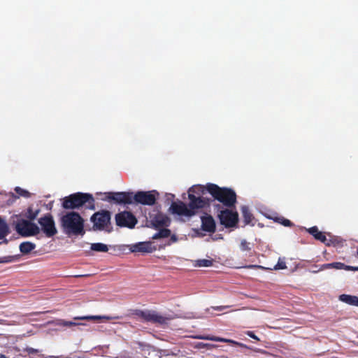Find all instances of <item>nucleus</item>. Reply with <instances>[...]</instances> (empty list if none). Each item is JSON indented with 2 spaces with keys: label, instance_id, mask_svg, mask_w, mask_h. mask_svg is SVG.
I'll return each instance as SVG.
<instances>
[{
  "label": "nucleus",
  "instance_id": "obj_1",
  "mask_svg": "<svg viewBox=\"0 0 358 358\" xmlns=\"http://www.w3.org/2000/svg\"><path fill=\"white\" fill-rule=\"evenodd\" d=\"M101 199L116 205L131 204L134 201L142 205L152 206L156 203L159 193L156 190L138 191L135 194L131 192H110L97 193Z\"/></svg>",
  "mask_w": 358,
  "mask_h": 358
},
{
  "label": "nucleus",
  "instance_id": "obj_2",
  "mask_svg": "<svg viewBox=\"0 0 358 358\" xmlns=\"http://www.w3.org/2000/svg\"><path fill=\"white\" fill-rule=\"evenodd\" d=\"M208 193L214 200L219 201L222 208H231L235 206L237 202V196L235 191L231 188L221 187L214 183H207Z\"/></svg>",
  "mask_w": 358,
  "mask_h": 358
},
{
  "label": "nucleus",
  "instance_id": "obj_3",
  "mask_svg": "<svg viewBox=\"0 0 358 358\" xmlns=\"http://www.w3.org/2000/svg\"><path fill=\"white\" fill-rule=\"evenodd\" d=\"M64 209H78L82 206L90 210H95V200L90 193L76 192L62 199Z\"/></svg>",
  "mask_w": 358,
  "mask_h": 358
},
{
  "label": "nucleus",
  "instance_id": "obj_4",
  "mask_svg": "<svg viewBox=\"0 0 358 358\" xmlns=\"http://www.w3.org/2000/svg\"><path fill=\"white\" fill-rule=\"evenodd\" d=\"M61 225L65 234L70 235H84V220L80 215L71 211L61 217Z\"/></svg>",
  "mask_w": 358,
  "mask_h": 358
},
{
  "label": "nucleus",
  "instance_id": "obj_5",
  "mask_svg": "<svg viewBox=\"0 0 358 358\" xmlns=\"http://www.w3.org/2000/svg\"><path fill=\"white\" fill-rule=\"evenodd\" d=\"M213 208L214 210L217 213V217L222 225L227 228L236 225L238 222V214L236 211H233L229 208L224 209L219 203L214 204Z\"/></svg>",
  "mask_w": 358,
  "mask_h": 358
},
{
  "label": "nucleus",
  "instance_id": "obj_6",
  "mask_svg": "<svg viewBox=\"0 0 358 358\" xmlns=\"http://www.w3.org/2000/svg\"><path fill=\"white\" fill-rule=\"evenodd\" d=\"M110 219L111 213L107 210L96 212L90 218L91 222L93 223V229L99 231L106 230L110 232V230L107 229V228L110 224Z\"/></svg>",
  "mask_w": 358,
  "mask_h": 358
},
{
  "label": "nucleus",
  "instance_id": "obj_7",
  "mask_svg": "<svg viewBox=\"0 0 358 358\" xmlns=\"http://www.w3.org/2000/svg\"><path fill=\"white\" fill-rule=\"evenodd\" d=\"M15 229L22 237L36 236L40 232V229L36 224L23 219L17 222Z\"/></svg>",
  "mask_w": 358,
  "mask_h": 358
},
{
  "label": "nucleus",
  "instance_id": "obj_8",
  "mask_svg": "<svg viewBox=\"0 0 358 358\" xmlns=\"http://www.w3.org/2000/svg\"><path fill=\"white\" fill-rule=\"evenodd\" d=\"M116 225L120 227L134 229L138 222L135 215L130 211L124 210L115 216Z\"/></svg>",
  "mask_w": 358,
  "mask_h": 358
},
{
  "label": "nucleus",
  "instance_id": "obj_9",
  "mask_svg": "<svg viewBox=\"0 0 358 358\" xmlns=\"http://www.w3.org/2000/svg\"><path fill=\"white\" fill-rule=\"evenodd\" d=\"M41 230L48 238H51L57 234V229L53 217L51 214L47 213L38 220Z\"/></svg>",
  "mask_w": 358,
  "mask_h": 358
},
{
  "label": "nucleus",
  "instance_id": "obj_10",
  "mask_svg": "<svg viewBox=\"0 0 358 358\" xmlns=\"http://www.w3.org/2000/svg\"><path fill=\"white\" fill-rule=\"evenodd\" d=\"M136 315L145 322L154 324H165L170 320L169 317H164L153 310H136Z\"/></svg>",
  "mask_w": 358,
  "mask_h": 358
},
{
  "label": "nucleus",
  "instance_id": "obj_11",
  "mask_svg": "<svg viewBox=\"0 0 358 358\" xmlns=\"http://www.w3.org/2000/svg\"><path fill=\"white\" fill-rule=\"evenodd\" d=\"M170 211L172 214L178 215L180 217H185L188 220L196 215V212H193L189 209L188 205H186L181 201L172 202L170 206Z\"/></svg>",
  "mask_w": 358,
  "mask_h": 358
},
{
  "label": "nucleus",
  "instance_id": "obj_12",
  "mask_svg": "<svg viewBox=\"0 0 358 358\" xmlns=\"http://www.w3.org/2000/svg\"><path fill=\"white\" fill-rule=\"evenodd\" d=\"M188 197L189 199L188 206L189 209L196 213V210L209 207L212 201V200L208 198L201 196H196L192 193H189Z\"/></svg>",
  "mask_w": 358,
  "mask_h": 358
},
{
  "label": "nucleus",
  "instance_id": "obj_13",
  "mask_svg": "<svg viewBox=\"0 0 358 358\" xmlns=\"http://www.w3.org/2000/svg\"><path fill=\"white\" fill-rule=\"evenodd\" d=\"M150 227L155 229H159L161 227H169L170 219L159 211H157L155 214H149Z\"/></svg>",
  "mask_w": 358,
  "mask_h": 358
},
{
  "label": "nucleus",
  "instance_id": "obj_14",
  "mask_svg": "<svg viewBox=\"0 0 358 358\" xmlns=\"http://www.w3.org/2000/svg\"><path fill=\"white\" fill-rule=\"evenodd\" d=\"M192 338L196 339H201V340H207V341H217V342H223V343H227L232 344L234 345L239 346L241 348H247L248 349L249 347L247 346L245 344H243L242 343L229 339V338H224L222 337L215 336H210V335H197L192 336Z\"/></svg>",
  "mask_w": 358,
  "mask_h": 358
},
{
  "label": "nucleus",
  "instance_id": "obj_15",
  "mask_svg": "<svg viewBox=\"0 0 358 358\" xmlns=\"http://www.w3.org/2000/svg\"><path fill=\"white\" fill-rule=\"evenodd\" d=\"M130 250L132 252H148L151 253L155 251L156 248L152 245L151 242H139L131 246Z\"/></svg>",
  "mask_w": 358,
  "mask_h": 358
},
{
  "label": "nucleus",
  "instance_id": "obj_16",
  "mask_svg": "<svg viewBox=\"0 0 358 358\" xmlns=\"http://www.w3.org/2000/svg\"><path fill=\"white\" fill-rule=\"evenodd\" d=\"M201 229L208 233H214L216 230V224L213 217L210 215H205L201 217Z\"/></svg>",
  "mask_w": 358,
  "mask_h": 358
},
{
  "label": "nucleus",
  "instance_id": "obj_17",
  "mask_svg": "<svg viewBox=\"0 0 358 358\" xmlns=\"http://www.w3.org/2000/svg\"><path fill=\"white\" fill-rule=\"evenodd\" d=\"M15 192L17 193V196L15 195L12 192H10L8 194V196H9V199L6 201L8 205L13 204L15 201V200L18 199L20 196L29 198L31 196V194L29 191L24 189L20 187H16L15 188Z\"/></svg>",
  "mask_w": 358,
  "mask_h": 358
},
{
  "label": "nucleus",
  "instance_id": "obj_18",
  "mask_svg": "<svg viewBox=\"0 0 358 358\" xmlns=\"http://www.w3.org/2000/svg\"><path fill=\"white\" fill-rule=\"evenodd\" d=\"M351 268L352 266H348L341 262H333L321 265L320 270L323 271L324 269L335 268L338 270L344 269L346 271H351Z\"/></svg>",
  "mask_w": 358,
  "mask_h": 358
},
{
  "label": "nucleus",
  "instance_id": "obj_19",
  "mask_svg": "<svg viewBox=\"0 0 358 358\" xmlns=\"http://www.w3.org/2000/svg\"><path fill=\"white\" fill-rule=\"evenodd\" d=\"M308 232L312 235L316 240L321 241L324 244L327 242V237L324 233L319 231L317 227L314 226L308 229Z\"/></svg>",
  "mask_w": 358,
  "mask_h": 358
},
{
  "label": "nucleus",
  "instance_id": "obj_20",
  "mask_svg": "<svg viewBox=\"0 0 358 358\" xmlns=\"http://www.w3.org/2000/svg\"><path fill=\"white\" fill-rule=\"evenodd\" d=\"M339 299L347 304L358 307V296H357L343 294L339 296Z\"/></svg>",
  "mask_w": 358,
  "mask_h": 358
},
{
  "label": "nucleus",
  "instance_id": "obj_21",
  "mask_svg": "<svg viewBox=\"0 0 358 358\" xmlns=\"http://www.w3.org/2000/svg\"><path fill=\"white\" fill-rule=\"evenodd\" d=\"M206 192H208L207 184L206 185H194L189 188V193L194 194V195L201 196Z\"/></svg>",
  "mask_w": 358,
  "mask_h": 358
},
{
  "label": "nucleus",
  "instance_id": "obj_22",
  "mask_svg": "<svg viewBox=\"0 0 358 358\" xmlns=\"http://www.w3.org/2000/svg\"><path fill=\"white\" fill-rule=\"evenodd\" d=\"M241 213L243 217V221L245 224H249L251 223L252 220L254 219L253 215L251 213L248 206H243L241 207Z\"/></svg>",
  "mask_w": 358,
  "mask_h": 358
},
{
  "label": "nucleus",
  "instance_id": "obj_23",
  "mask_svg": "<svg viewBox=\"0 0 358 358\" xmlns=\"http://www.w3.org/2000/svg\"><path fill=\"white\" fill-rule=\"evenodd\" d=\"M10 234L8 225L6 222L0 217V239L4 238Z\"/></svg>",
  "mask_w": 358,
  "mask_h": 358
},
{
  "label": "nucleus",
  "instance_id": "obj_24",
  "mask_svg": "<svg viewBox=\"0 0 358 358\" xmlns=\"http://www.w3.org/2000/svg\"><path fill=\"white\" fill-rule=\"evenodd\" d=\"M36 245L33 243L26 241L20 245V250L22 254H28L35 249Z\"/></svg>",
  "mask_w": 358,
  "mask_h": 358
},
{
  "label": "nucleus",
  "instance_id": "obj_25",
  "mask_svg": "<svg viewBox=\"0 0 358 358\" xmlns=\"http://www.w3.org/2000/svg\"><path fill=\"white\" fill-rule=\"evenodd\" d=\"M331 238L327 239L324 243L327 246H342L343 240L338 236H330Z\"/></svg>",
  "mask_w": 358,
  "mask_h": 358
},
{
  "label": "nucleus",
  "instance_id": "obj_26",
  "mask_svg": "<svg viewBox=\"0 0 358 358\" xmlns=\"http://www.w3.org/2000/svg\"><path fill=\"white\" fill-rule=\"evenodd\" d=\"M90 249L96 252H106L108 250V248L106 244L101 243H96L91 244Z\"/></svg>",
  "mask_w": 358,
  "mask_h": 358
},
{
  "label": "nucleus",
  "instance_id": "obj_27",
  "mask_svg": "<svg viewBox=\"0 0 358 358\" xmlns=\"http://www.w3.org/2000/svg\"><path fill=\"white\" fill-rule=\"evenodd\" d=\"M39 212V210H33L31 207H29L24 213V216L29 220V221L31 222L36 218Z\"/></svg>",
  "mask_w": 358,
  "mask_h": 358
},
{
  "label": "nucleus",
  "instance_id": "obj_28",
  "mask_svg": "<svg viewBox=\"0 0 358 358\" xmlns=\"http://www.w3.org/2000/svg\"><path fill=\"white\" fill-rule=\"evenodd\" d=\"M213 259H197L194 265L197 267H209L213 265Z\"/></svg>",
  "mask_w": 358,
  "mask_h": 358
},
{
  "label": "nucleus",
  "instance_id": "obj_29",
  "mask_svg": "<svg viewBox=\"0 0 358 358\" xmlns=\"http://www.w3.org/2000/svg\"><path fill=\"white\" fill-rule=\"evenodd\" d=\"M106 319L107 320H113V319H120L122 318V317L120 316H115V317H109V316H85V317H79L78 319L80 320H100V319Z\"/></svg>",
  "mask_w": 358,
  "mask_h": 358
},
{
  "label": "nucleus",
  "instance_id": "obj_30",
  "mask_svg": "<svg viewBox=\"0 0 358 358\" xmlns=\"http://www.w3.org/2000/svg\"><path fill=\"white\" fill-rule=\"evenodd\" d=\"M276 221L285 227H292L293 225V223L289 220H287L283 217H278Z\"/></svg>",
  "mask_w": 358,
  "mask_h": 358
},
{
  "label": "nucleus",
  "instance_id": "obj_31",
  "mask_svg": "<svg viewBox=\"0 0 358 358\" xmlns=\"http://www.w3.org/2000/svg\"><path fill=\"white\" fill-rule=\"evenodd\" d=\"M171 230L166 228L160 229L159 230V235L160 236V238H167L171 236Z\"/></svg>",
  "mask_w": 358,
  "mask_h": 358
},
{
  "label": "nucleus",
  "instance_id": "obj_32",
  "mask_svg": "<svg viewBox=\"0 0 358 358\" xmlns=\"http://www.w3.org/2000/svg\"><path fill=\"white\" fill-rule=\"evenodd\" d=\"M287 268V266L285 262L279 258L278 263L274 266V270H280V269H285Z\"/></svg>",
  "mask_w": 358,
  "mask_h": 358
},
{
  "label": "nucleus",
  "instance_id": "obj_33",
  "mask_svg": "<svg viewBox=\"0 0 358 358\" xmlns=\"http://www.w3.org/2000/svg\"><path fill=\"white\" fill-rule=\"evenodd\" d=\"M241 248L244 251H249L251 250L250 247L249 246V243L245 240L241 241Z\"/></svg>",
  "mask_w": 358,
  "mask_h": 358
},
{
  "label": "nucleus",
  "instance_id": "obj_34",
  "mask_svg": "<svg viewBox=\"0 0 358 358\" xmlns=\"http://www.w3.org/2000/svg\"><path fill=\"white\" fill-rule=\"evenodd\" d=\"M197 346L199 348H206L207 349H211L213 348H215L216 345L211 343H199Z\"/></svg>",
  "mask_w": 358,
  "mask_h": 358
},
{
  "label": "nucleus",
  "instance_id": "obj_35",
  "mask_svg": "<svg viewBox=\"0 0 358 358\" xmlns=\"http://www.w3.org/2000/svg\"><path fill=\"white\" fill-rule=\"evenodd\" d=\"M245 334L255 340L259 341V338L252 331H247Z\"/></svg>",
  "mask_w": 358,
  "mask_h": 358
},
{
  "label": "nucleus",
  "instance_id": "obj_36",
  "mask_svg": "<svg viewBox=\"0 0 358 358\" xmlns=\"http://www.w3.org/2000/svg\"><path fill=\"white\" fill-rule=\"evenodd\" d=\"M229 307V306H212L211 308L215 310L221 311V310H223Z\"/></svg>",
  "mask_w": 358,
  "mask_h": 358
},
{
  "label": "nucleus",
  "instance_id": "obj_37",
  "mask_svg": "<svg viewBox=\"0 0 358 358\" xmlns=\"http://www.w3.org/2000/svg\"><path fill=\"white\" fill-rule=\"evenodd\" d=\"M170 240H169V245L173 243H176L178 241V237L176 236V235L175 234H173L171 236H170Z\"/></svg>",
  "mask_w": 358,
  "mask_h": 358
},
{
  "label": "nucleus",
  "instance_id": "obj_38",
  "mask_svg": "<svg viewBox=\"0 0 358 358\" xmlns=\"http://www.w3.org/2000/svg\"><path fill=\"white\" fill-rule=\"evenodd\" d=\"M247 267L250 268H258L264 269V270L267 269L266 268H265L262 266H259V265H249Z\"/></svg>",
  "mask_w": 358,
  "mask_h": 358
},
{
  "label": "nucleus",
  "instance_id": "obj_39",
  "mask_svg": "<svg viewBox=\"0 0 358 358\" xmlns=\"http://www.w3.org/2000/svg\"><path fill=\"white\" fill-rule=\"evenodd\" d=\"M152 238L153 240L159 239V238H160V236H159V231H158V232H157V233H155V234L152 236Z\"/></svg>",
  "mask_w": 358,
  "mask_h": 358
},
{
  "label": "nucleus",
  "instance_id": "obj_40",
  "mask_svg": "<svg viewBox=\"0 0 358 358\" xmlns=\"http://www.w3.org/2000/svg\"><path fill=\"white\" fill-rule=\"evenodd\" d=\"M7 259H8V257L0 258V263H4V262H9V260H8Z\"/></svg>",
  "mask_w": 358,
  "mask_h": 358
},
{
  "label": "nucleus",
  "instance_id": "obj_41",
  "mask_svg": "<svg viewBox=\"0 0 358 358\" xmlns=\"http://www.w3.org/2000/svg\"><path fill=\"white\" fill-rule=\"evenodd\" d=\"M351 271H358V266H352Z\"/></svg>",
  "mask_w": 358,
  "mask_h": 358
},
{
  "label": "nucleus",
  "instance_id": "obj_42",
  "mask_svg": "<svg viewBox=\"0 0 358 358\" xmlns=\"http://www.w3.org/2000/svg\"><path fill=\"white\" fill-rule=\"evenodd\" d=\"M3 239V241L1 242V243H5V244H7L8 243V240L6 238V237L4 238H2Z\"/></svg>",
  "mask_w": 358,
  "mask_h": 358
},
{
  "label": "nucleus",
  "instance_id": "obj_43",
  "mask_svg": "<svg viewBox=\"0 0 358 358\" xmlns=\"http://www.w3.org/2000/svg\"><path fill=\"white\" fill-rule=\"evenodd\" d=\"M88 275H75V277L76 278H79V277H85V276H87Z\"/></svg>",
  "mask_w": 358,
  "mask_h": 358
},
{
  "label": "nucleus",
  "instance_id": "obj_44",
  "mask_svg": "<svg viewBox=\"0 0 358 358\" xmlns=\"http://www.w3.org/2000/svg\"><path fill=\"white\" fill-rule=\"evenodd\" d=\"M73 324H75V323L71 322H69L66 323V325H68V326H71V325H73Z\"/></svg>",
  "mask_w": 358,
  "mask_h": 358
},
{
  "label": "nucleus",
  "instance_id": "obj_45",
  "mask_svg": "<svg viewBox=\"0 0 358 358\" xmlns=\"http://www.w3.org/2000/svg\"><path fill=\"white\" fill-rule=\"evenodd\" d=\"M0 358H7L4 355H1Z\"/></svg>",
  "mask_w": 358,
  "mask_h": 358
},
{
  "label": "nucleus",
  "instance_id": "obj_46",
  "mask_svg": "<svg viewBox=\"0 0 358 358\" xmlns=\"http://www.w3.org/2000/svg\"><path fill=\"white\" fill-rule=\"evenodd\" d=\"M319 271H320V270L319 269V270L315 271V273L319 272Z\"/></svg>",
  "mask_w": 358,
  "mask_h": 358
},
{
  "label": "nucleus",
  "instance_id": "obj_47",
  "mask_svg": "<svg viewBox=\"0 0 358 358\" xmlns=\"http://www.w3.org/2000/svg\"><path fill=\"white\" fill-rule=\"evenodd\" d=\"M319 271H320V270L319 269V270L315 271V273L319 272Z\"/></svg>",
  "mask_w": 358,
  "mask_h": 358
},
{
  "label": "nucleus",
  "instance_id": "obj_48",
  "mask_svg": "<svg viewBox=\"0 0 358 358\" xmlns=\"http://www.w3.org/2000/svg\"><path fill=\"white\" fill-rule=\"evenodd\" d=\"M357 255H358V249H357Z\"/></svg>",
  "mask_w": 358,
  "mask_h": 358
}]
</instances>
